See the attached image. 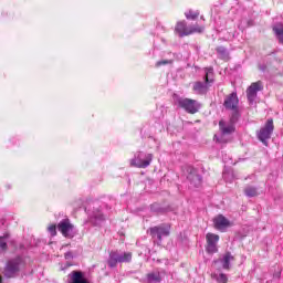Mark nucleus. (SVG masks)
I'll return each mask as SVG.
<instances>
[{"label":"nucleus","mask_w":283,"mask_h":283,"mask_svg":"<svg viewBox=\"0 0 283 283\" xmlns=\"http://www.w3.org/2000/svg\"><path fill=\"white\" fill-rule=\"evenodd\" d=\"M190 32L191 34H200L202 32H205V27L203 25H199V24H192L190 25Z\"/></svg>","instance_id":"23"},{"label":"nucleus","mask_w":283,"mask_h":283,"mask_svg":"<svg viewBox=\"0 0 283 283\" xmlns=\"http://www.w3.org/2000/svg\"><path fill=\"white\" fill-rule=\"evenodd\" d=\"M217 52H218L220 59H223V60L229 59V52H227V49L224 46H219L217 49Z\"/></svg>","instance_id":"25"},{"label":"nucleus","mask_w":283,"mask_h":283,"mask_svg":"<svg viewBox=\"0 0 283 283\" xmlns=\"http://www.w3.org/2000/svg\"><path fill=\"white\" fill-rule=\"evenodd\" d=\"M123 262H132V253L130 252H111L108 259V266L114 268L118 263Z\"/></svg>","instance_id":"2"},{"label":"nucleus","mask_w":283,"mask_h":283,"mask_svg":"<svg viewBox=\"0 0 283 283\" xmlns=\"http://www.w3.org/2000/svg\"><path fill=\"white\" fill-rule=\"evenodd\" d=\"M57 231H61L64 238H74V226L70 223L69 219H64L57 224Z\"/></svg>","instance_id":"8"},{"label":"nucleus","mask_w":283,"mask_h":283,"mask_svg":"<svg viewBox=\"0 0 283 283\" xmlns=\"http://www.w3.org/2000/svg\"><path fill=\"white\" fill-rule=\"evenodd\" d=\"M187 178L190 180V185H192V187H200V185H202V178L200 175L196 174V169H191Z\"/></svg>","instance_id":"16"},{"label":"nucleus","mask_w":283,"mask_h":283,"mask_svg":"<svg viewBox=\"0 0 283 283\" xmlns=\"http://www.w3.org/2000/svg\"><path fill=\"white\" fill-rule=\"evenodd\" d=\"M185 17H186V19H188L190 21H196V19H198V17H200V11H195V10L186 11Z\"/></svg>","instance_id":"21"},{"label":"nucleus","mask_w":283,"mask_h":283,"mask_svg":"<svg viewBox=\"0 0 283 283\" xmlns=\"http://www.w3.org/2000/svg\"><path fill=\"white\" fill-rule=\"evenodd\" d=\"M151 160H154V155L137 151L134 155V158L129 159L130 167H137L138 169H147L149 165H151Z\"/></svg>","instance_id":"1"},{"label":"nucleus","mask_w":283,"mask_h":283,"mask_svg":"<svg viewBox=\"0 0 283 283\" xmlns=\"http://www.w3.org/2000/svg\"><path fill=\"white\" fill-rule=\"evenodd\" d=\"M223 178H224V180H227V179L229 178V174H228V172H224V174H223Z\"/></svg>","instance_id":"30"},{"label":"nucleus","mask_w":283,"mask_h":283,"mask_svg":"<svg viewBox=\"0 0 283 283\" xmlns=\"http://www.w3.org/2000/svg\"><path fill=\"white\" fill-rule=\"evenodd\" d=\"M212 279L216 280V282H218V283L229 282V277H227V274H223V273H220V274L213 273Z\"/></svg>","instance_id":"22"},{"label":"nucleus","mask_w":283,"mask_h":283,"mask_svg":"<svg viewBox=\"0 0 283 283\" xmlns=\"http://www.w3.org/2000/svg\"><path fill=\"white\" fill-rule=\"evenodd\" d=\"M231 262H233V256L231 255V252H227L220 260L214 261L213 264L214 266H218V264L220 263L222 269L229 271V269H231Z\"/></svg>","instance_id":"13"},{"label":"nucleus","mask_w":283,"mask_h":283,"mask_svg":"<svg viewBox=\"0 0 283 283\" xmlns=\"http://www.w3.org/2000/svg\"><path fill=\"white\" fill-rule=\"evenodd\" d=\"M244 193L248 196V198H255V196H258V189L253 187H247Z\"/></svg>","instance_id":"24"},{"label":"nucleus","mask_w":283,"mask_h":283,"mask_svg":"<svg viewBox=\"0 0 283 283\" xmlns=\"http://www.w3.org/2000/svg\"><path fill=\"white\" fill-rule=\"evenodd\" d=\"M171 227L169 224H161L150 229V234L153 238H157L158 240H163V238H167L170 233Z\"/></svg>","instance_id":"9"},{"label":"nucleus","mask_w":283,"mask_h":283,"mask_svg":"<svg viewBox=\"0 0 283 283\" xmlns=\"http://www.w3.org/2000/svg\"><path fill=\"white\" fill-rule=\"evenodd\" d=\"M262 82L252 83L247 91L248 101H250V103H253L258 96V92H262Z\"/></svg>","instance_id":"10"},{"label":"nucleus","mask_w":283,"mask_h":283,"mask_svg":"<svg viewBox=\"0 0 283 283\" xmlns=\"http://www.w3.org/2000/svg\"><path fill=\"white\" fill-rule=\"evenodd\" d=\"M8 249V242L6 241V237H0V255Z\"/></svg>","instance_id":"26"},{"label":"nucleus","mask_w":283,"mask_h":283,"mask_svg":"<svg viewBox=\"0 0 283 283\" xmlns=\"http://www.w3.org/2000/svg\"><path fill=\"white\" fill-rule=\"evenodd\" d=\"M175 31L178 32L179 36H189L191 27H187V22L180 21L177 23Z\"/></svg>","instance_id":"15"},{"label":"nucleus","mask_w":283,"mask_h":283,"mask_svg":"<svg viewBox=\"0 0 283 283\" xmlns=\"http://www.w3.org/2000/svg\"><path fill=\"white\" fill-rule=\"evenodd\" d=\"M71 283H90L87 279L83 275V272H72L71 274Z\"/></svg>","instance_id":"18"},{"label":"nucleus","mask_w":283,"mask_h":283,"mask_svg":"<svg viewBox=\"0 0 283 283\" xmlns=\"http://www.w3.org/2000/svg\"><path fill=\"white\" fill-rule=\"evenodd\" d=\"M273 119H268L265 127H262L258 133V138L263 143V145H266V140L271 138V134H273Z\"/></svg>","instance_id":"7"},{"label":"nucleus","mask_w":283,"mask_h":283,"mask_svg":"<svg viewBox=\"0 0 283 283\" xmlns=\"http://www.w3.org/2000/svg\"><path fill=\"white\" fill-rule=\"evenodd\" d=\"M179 107H182L188 114H197L200 111V102L191 98H179L177 101Z\"/></svg>","instance_id":"3"},{"label":"nucleus","mask_w":283,"mask_h":283,"mask_svg":"<svg viewBox=\"0 0 283 283\" xmlns=\"http://www.w3.org/2000/svg\"><path fill=\"white\" fill-rule=\"evenodd\" d=\"M233 123H235V118H232L230 122L220 120L219 127L222 132L223 136L227 134H233L235 132V126H233Z\"/></svg>","instance_id":"14"},{"label":"nucleus","mask_w":283,"mask_h":283,"mask_svg":"<svg viewBox=\"0 0 283 283\" xmlns=\"http://www.w3.org/2000/svg\"><path fill=\"white\" fill-rule=\"evenodd\" d=\"M274 34H276L280 43H283V24H276L273 27Z\"/></svg>","instance_id":"20"},{"label":"nucleus","mask_w":283,"mask_h":283,"mask_svg":"<svg viewBox=\"0 0 283 283\" xmlns=\"http://www.w3.org/2000/svg\"><path fill=\"white\" fill-rule=\"evenodd\" d=\"M65 260H72V252H66L64 255Z\"/></svg>","instance_id":"29"},{"label":"nucleus","mask_w":283,"mask_h":283,"mask_svg":"<svg viewBox=\"0 0 283 283\" xmlns=\"http://www.w3.org/2000/svg\"><path fill=\"white\" fill-rule=\"evenodd\" d=\"M210 83H213V69L209 67L206 69V84H202V82H197L193 85V90L197 94H207V85H210Z\"/></svg>","instance_id":"4"},{"label":"nucleus","mask_w":283,"mask_h":283,"mask_svg":"<svg viewBox=\"0 0 283 283\" xmlns=\"http://www.w3.org/2000/svg\"><path fill=\"white\" fill-rule=\"evenodd\" d=\"M0 283H1V276H0Z\"/></svg>","instance_id":"32"},{"label":"nucleus","mask_w":283,"mask_h":283,"mask_svg":"<svg viewBox=\"0 0 283 283\" xmlns=\"http://www.w3.org/2000/svg\"><path fill=\"white\" fill-rule=\"evenodd\" d=\"M0 224H3V222L0 221Z\"/></svg>","instance_id":"31"},{"label":"nucleus","mask_w":283,"mask_h":283,"mask_svg":"<svg viewBox=\"0 0 283 283\" xmlns=\"http://www.w3.org/2000/svg\"><path fill=\"white\" fill-rule=\"evenodd\" d=\"M22 264H23V259H21V258L10 260L7 263V266L4 269L6 277H14V275H17V273H19V270L21 269Z\"/></svg>","instance_id":"5"},{"label":"nucleus","mask_w":283,"mask_h":283,"mask_svg":"<svg viewBox=\"0 0 283 283\" xmlns=\"http://www.w3.org/2000/svg\"><path fill=\"white\" fill-rule=\"evenodd\" d=\"M103 220H105V216H103V212H101V210L94 211L91 216V222L95 227H98V224H101Z\"/></svg>","instance_id":"17"},{"label":"nucleus","mask_w":283,"mask_h":283,"mask_svg":"<svg viewBox=\"0 0 283 283\" xmlns=\"http://www.w3.org/2000/svg\"><path fill=\"white\" fill-rule=\"evenodd\" d=\"M171 63V60H161L156 62L155 67H161V65H169Z\"/></svg>","instance_id":"27"},{"label":"nucleus","mask_w":283,"mask_h":283,"mask_svg":"<svg viewBox=\"0 0 283 283\" xmlns=\"http://www.w3.org/2000/svg\"><path fill=\"white\" fill-rule=\"evenodd\" d=\"M238 103H239L238 94L231 93L228 97H226L223 105L226 109H233L234 112H237Z\"/></svg>","instance_id":"12"},{"label":"nucleus","mask_w":283,"mask_h":283,"mask_svg":"<svg viewBox=\"0 0 283 283\" xmlns=\"http://www.w3.org/2000/svg\"><path fill=\"white\" fill-rule=\"evenodd\" d=\"M213 224L219 231H224V229H229V227H231V221H229L224 216L219 214L214 217Z\"/></svg>","instance_id":"11"},{"label":"nucleus","mask_w":283,"mask_h":283,"mask_svg":"<svg viewBox=\"0 0 283 283\" xmlns=\"http://www.w3.org/2000/svg\"><path fill=\"white\" fill-rule=\"evenodd\" d=\"M48 231L51 235H56V224L49 226Z\"/></svg>","instance_id":"28"},{"label":"nucleus","mask_w":283,"mask_h":283,"mask_svg":"<svg viewBox=\"0 0 283 283\" xmlns=\"http://www.w3.org/2000/svg\"><path fill=\"white\" fill-rule=\"evenodd\" d=\"M206 241L207 253H209L210 255H213V253H218V242H220V235L209 232L206 234Z\"/></svg>","instance_id":"6"},{"label":"nucleus","mask_w":283,"mask_h":283,"mask_svg":"<svg viewBox=\"0 0 283 283\" xmlns=\"http://www.w3.org/2000/svg\"><path fill=\"white\" fill-rule=\"evenodd\" d=\"M163 277L160 276V272H150L147 274V282L148 283H155V282H161Z\"/></svg>","instance_id":"19"}]
</instances>
